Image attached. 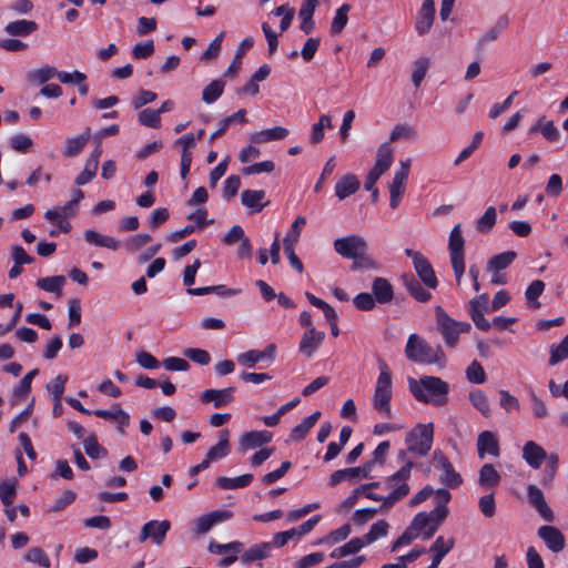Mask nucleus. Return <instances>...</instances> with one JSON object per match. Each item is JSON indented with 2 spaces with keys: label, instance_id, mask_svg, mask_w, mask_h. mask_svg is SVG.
Returning <instances> with one entry per match:
<instances>
[{
  "label": "nucleus",
  "instance_id": "obj_1",
  "mask_svg": "<svg viewBox=\"0 0 568 568\" xmlns=\"http://www.w3.org/2000/svg\"><path fill=\"white\" fill-rule=\"evenodd\" d=\"M408 388L417 402L435 406L447 404L450 389L447 382L436 376H422L418 379L409 378Z\"/></svg>",
  "mask_w": 568,
  "mask_h": 568
},
{
  "label": "nucleus",
  "instance_id": "obj_2",
  "mask_svg": "<svg viewBox=\"0 0 568 568\" xmlns=\"http://www.w3.org/2000/svg\"><path fill=\"white\" fill-rule=\"evenodd\" d=\"M405 356L408 361L423 364L436 365L439 368L446 366V355L440 345L433 347L424 337L418 334H410L405 345Z\"/></svg>",
  "mask_w": 568,
  "mask_h": 568
},
{
  "label": "nucleus",
  "instance_id": "obj_3",
  "mask_svg": "<svg viewBox=\"0 0 568 568\" xmlns=\"http://www.w3.org/2000/svg\"><path fill=\"white\" fill-rule=\"evenodd\" d=\"M406 455V452H399L398 458L404 462V465L385 480V487L390 489V493L385 496L386 508L393 507L397 501L404 499L410 491L408 479L410 478L414 463L407 459Z\"/></svg>",
  "mask_w": 568,
  "mask_h": 568
},
{
  "label": "nucleus",
  "instance_id": "obj_4",
  "mask_svg": "<svg viewBox=\"0 0 568 568\" xmlns=\"http://www.w3.org/2000/svg\"><path fill=\"white\" fill-rule=\"evenodd\" d=\"M379 374L375 384L372 398L373 408L384 418H392L390 400L393 397V381L388 365L384 361L378 363Z\"/></svg>",
  "mask_w": 568,
  "mask_h": 568
},
{
  "label": "nucleus",
  "instance_id": "obj_5",
  "mask_svg": "<svg viewBox=\"0 0 568 568\" xmlns=\"http://www.w3.org/2000/svg\"><path fill=\"white\" fill-rule=\"evenodd\" d=\"M436 326L448 347H456L459 335L469 333L471 325L468 322H459L450 317L440 306L436 307Z\"/></svg>",
  "mask_w": 568,
  "mask_h": 568
},
{
  "label": "nucleus",
  "instance_id": "obj_6",
  "mask_svg": "<svg viewBox=\"0 0 568 568\" xmlns=\"http://www.w3.org/2000/svg\"><path fill=\"white\" fill-rule=\"evenodd\" d=\"M433 424H418L406 436L407 452L426 456L433 446Z\"/></svg>",
  "mask_w": 568,
  "mask_h": 568
},
{
  "label": "nucleus",
  "instance_id": "obj_7",
  "mask_svg": "<svg viewBox=\"0 0 568 568\" xmlns=\"http://www.w3.org/2000/svg\"><path fill=\"white\" fill-rule=\"evenodd\" d=\"M464 245L465 241L462 235L460 224H456L449 234L448 250L457 284H460L462 277L465 273Z\"/></svg>",
  "mask_w": 568,
  "mask_h": 568
},
{
  "label": "nucleus",
  "instance_id": "obj_8",
  "mask_svg": "<svg viewBox=\"0 0 568 568\" xmlns=\"http://www.w3.org/2000/svg\"><path fill=\"white\" fill-rule=\"evenodd\" d=\"M412 166V159L407 158L399 161V168L394 172L389 183V206L395 210L398 207L405 193L406 182Z\"/></svg>",
  "mask_w": 568,
  "mask_h": 568
},
{
  "label": "nucleus",
  "instance_id": "obj_9",
  "mask_svg": "<svg viewBox=\"0 0 568 568\" xmlns=\"http://www.w3.org/2000/svg\"><path fill=\"white\" fill-rule=\"evenodd\" d=\"M405 254L412 258L414 268L424 285L435 290L438 286V280L428 260L420 252L410 248H406Z\"/></svg>",
  "mask_w": 568,
  "mask_h": 568
},
{
  "label": "nucleus",
  "instance_id": "obj_10",
  "mask_svg": "<svg viewBox=\"0 0 568 568\" xmlns=\"http://www.w3.org/2000/svg\"><path fill=\"white\" fill-rule=\"evenodd\" d=\"M433 464L436 469L442 471L439 477L442 484L450 488H456L462 485L463 478L460 474L454 469L453 464L442 450L437 449L433 453Z\"/></svg>",
  "mask_w": 568,
  "mask_h": 568
},
{
  "label": "nucleus",
  "instance_id": "obj_11",
  "mask_svg": "<svg viewBox=\"0 0 568 568\" xmlns=\"http://www.w3.org/2000/svg\"><path fill=\"white\" fill-rule=\"evenodd\" d=\"M334 250L344 257L356 258L366 254L367 243L362 236L349 235L336 239Z\"/></svg>",
  "mask_w": 568,
  "mask_h": 568
},
{
  "label": "nucleus",
  "instance_id": "obj_12",
  "mask_svg": "<svg viewBox=\"0 0 568 568\" xmlns=\"http://www.w3.org/2000/svg\"><path fill=\"white\" fill-rule=\"evenodd\" d=\"M488 295L486 293L474 297L469 302L468 306V313L471 321L475 326L483 332H487L491 327L490 322L485 318V313L488 312Z\"/></svg>",
  "mask_w": 568,
  "mask_h": 568
},
{
  "label": "nucleus",
  "instance_id": "obj_13",
  "mask_svg": "<svg viewBox=\"0 0 568 568\" xmlns=\"http://www.w3.org/2000/svg\"><path fill=\"white\" fill-rule=\"evenodd\" d=\"M171 528V523L164 520H150L145 523L141 529L139 541L144 542L148 539L158 546L162 545L168 531Z\"/></svg>",
  "mask_w": 568,
  "mask_h": 568
},
{
  "label": "nucleus",
  "instance_id": "obj_14",
  "mask_svg": "<svg viewBox=\"0 0 568 568\" xmlns=\"http://www.w3.org/2000/svg\"><path fill=\"white\" fill-rule=\"evenodd\" d=\"M209 550L211 554L222 556L220 565L226 567L234 564L239 555H242L244 550V544L237 540L229 544L211 541L209 545Z\"/></svg>",
  "mask_w": 568,
  "mask_h": 568
},
{
  "label": "nucleus",
  "instance_id": "obj_15",
  "mask_svg": "<svg viewBox=\"0 0 568 568\" xmlns=\"http://www.w3.org/2000/svg\"><path fill=\"white\" fill-rule=\"evenodd\" d=\"M527 496L529 504L536 509L539 516L548 521L552 523L555 519L554 513L546 503L544 493L540 488L535 485H528L527 487Z\"/></svg>",
  "mask_w": 568,
  "mask_h": 568
},
{
  "label": "nucleus",
  "instance_id": "obj_16",
  "mask_svg": "<svg viewBox=\"0 0 568 568\" xmlns=\"http://www.w3.org/2000/svg\"><path fill=\"white\" fill-rule=\"evenodd\" d=\"M435 1L424 0L416 18L415 30L419 36L429 32L435 19Z\"/></svg>",
  "mask_w": 568,
  "mask_h": 568
},
{
  "label": "nucleus",
  "instance_id": "obj_17",
  "mask_svg": "<svg viewBox=\"0 0 568 568\" xmlns=\"http://www.w3.org/2000/svg\"><path fill=\"white\" fill-rule=\"evenodd\" d=\"M324 338V332L317 331L316 328L307 329L301 338L298 352L306 357H312L322 345Z\"/></svg>",
  "mask_w": 568,
  "mask_h": 568
},
{
  "label": "nucleus",
  "instance_id": "obj_18",
  "mask_svg": "<svg viewBox=\"0 0 568 568\" xmlns=\"http://www.w3.org/2000/svg\"><path fill=\"white\" fill-rule=\"evenodd\" d=\"M477 454L480 459L487 454L498 457L500 454L498 437L490 430L479 433L477 438Z\"/></svg>",
  "mask_w": 568,
  "mask_h": 568
},
{
  "label": "nucleus",
  "instance_id": "obj_19",
  "mask_svg": "<svg viewBox=\"0 0 568 568\" xmlns=\"http://www.w3.org/2000/svg\"><path fill=\"white\" fill-rule=\"evenodd\" d=\"M272 440V433L268 430H252L244 433L239 442L240 452L245 453L258 448Z\"/></svg>",
  "mask_w": 568,
  "mask_h": 568
},
{
  "label": "nucleus",
  "instance_id": "obj_20",
  "mask_svg": "<svg viewBox=\"0 0 568 568\" xmlns=\"http://www.w3.org/2000/svg\"><path fill=\"white\" fill-rule=\"evenodd\" d=\"M234 387H226L223 389H205L201 395L203 403H213L215 408L229 405L234 399Z\"/></svg>",
  "mask_w": 568,
  "mask_h": 568
},
{
  "label": "nucleus",
  "instance_id": "obj_21",
  "mask_svg": "<svg viewBox=\"0 0 568 568\" xmlns=\"http://www.w3.org/2000/svg\"><path fill=\"white\" fill-rule=\"evenodd\" d=\"M97 417L111 420L118 424V430L124 434L125 427L130 425V415L119 405H113L112 409H95L92 412Z\"/></svg>",
  "mask_w": 568,
  "mask_h": 568
},
{
  "label": "nucleus",
  "instance_id": "obj_22",
  "mask_svg": "<svg viewBox=\"0 0 568 568\" xmlns=\"http://www.w3.org/2000/svg\"><path fill=\"white\" fill-rule=\"evenodd\" d=\"M538 536L545 541L546 546L554 552H558L565 547V537L561 531L554 526H541L538 529Z\"/></svg>",
  "mask_w": 568,
  "mask_h": 568
},
{
  "label": "nucleus",
  "instance_id": "obj_23",
  "mask_svg": "<svg viewBox=\"0 0 568 568\" xmlns=\"http://www.w3.org/2000/svg\"><path fill=\"white\" fill-rule=\"evenodd\" d=\"M412 528L417 532V535H423L424 539H429L437 531V524L435 519L432 518L427 513H418L412 524Z\"/></svg>",
  "mask_w": 568,
  "mask_h": 568
},
{
  "label": "nucleus",
  "instance_id": "obj_24",
  "mask_svg": "<svg viewBox=\"0 0 568 568\" xmlns=\"http://www.w3.org/2000/svg\"><path fill=\"white\" fill-rule=\"evenodd\" d=\"M546 457V450L532 440L527 442L523 447V458L534 469H538Z\"/></svg>",
  "mask_w": 568,
  "mask_h": 568
},
{
  "label": "nucleus",
  "instance_id": "obj_25",
  "mask_svg": "<svg viewBox=\"0 0 568 568\" xmlns=\"http://www.w3.org/2000/svg\"><path fill=\"white\" fill-rule=\"evenodd\" d=\"M501 476L493 464H485L478 473V485L481 490H494L500 484Z\"/></svg>",
  "mask_w": 568,
  "mask_h": 568
},
{
  "label": "nucleus",
  "instance_id": "obj_26",
  "mask_svg": "<svg viewBox=\"0 0 568 568\" xmlns=\"http://www.w3.org/2000/svg\"><path fill=\"white\" fill-rule=\"evenodd\" d=\"M272 548L266 542H260L251 546L248 549H244L241 555V561L243 565H252L253 562L262 559L272 557Z\"/></svg>",
  "mask_w": 568,
  "mask_h": 568
},
{
  "label": "nucleus",
  "instance_id": "obj_27",
  "mask_svg": "<svg viewBox=\"0 0 568 568\" xmlns=\"http://www.w3.org/2000/svg\"><path fill=\"white\" fill-rule=\"evenodd\" d=\"M290 131L284 126H274L254 132L250 135V141L256 144H263L271 141H281L287 138Z\"/></svg>",
  "mask_w": 568,
  "mask_h": 568
},
{
  "label": "nucleus",
  "instance_id": "obj_28",
  "mask_svg": "<svg viewBox=\"0 0 568 568\" xmlns=\"http://www.w3.org/2000/svg\"><path fill=\"white\" fill-rule=\"evenodd\" d=\"M402 280L405 288L416 301L426 303L432 298L430 292L414 275L405 274Z\"/></svg>",
  "mask_w": 568,
  "mask_h": 568
},
{
  "label": "nucleus",
  "instance_id": "obj_29",
  "mask_svg": "<svg viewBox=\"0 0 568 568\" xmlns=\"http://www.w3.org/2000/svg\"><path fill=\"white\" fill-rule=\"evenodd\" d=\"M372 292L375 302L379 304H387L394 297L392 284L384 277H376L372 284Z\"/></svg>",
  "mask_w": 568,
  "mask_h": 568
},
{
  "label": "nucleus",
  "instance_id": "obj_30",
  "mask_svg": "<svg viewBox=\"0 0 568 568\" xmlns=\"http://www.w3.org/2000/svg\"><path fill=\"white\" fill-rule=\"evenodd\" d=\"M394 161V150L389 142L382 143L376 153L375 164L373 170L376 172L384 174L393 164Z\"/></svg>",
  "mask_w": 568,
  "mask_h": 568
},
{
  "label": "nucleus",
  "instance_id": "obj_31",
  "mask_svg": "<svg viewBox=\"0 0 568 568\" xmlns=\"http://www.w3.org/2000/svg\"><path fill=\"white\" fill-rule=\"evenodd\" d=\"M246 122H247L246 110L240 109L237 112H235L220 121V123H219L220 126L216 131H214L210 135L209 143H213L215 139L222 136L231 125H234L237 123L244 124Z\"/></svg>",
  "mask_w": 568,
  "mask_h": 568
},
{
  "label": "nucleus",
  "instance_id": "obj_32",
  "mask_svg": "<svg viewBox=\"0 0 568 568\" xmlns=\"http://www.w3.org/2000/svg\"><path fill=\"white\" fill-rule=\"evenodd\" d=\"M359 189V181L354 174H345L335 185V194L339 200H344L356 193Z\"/></svg>",
  "mask_w": 568,
  "mask_h": 568
},
{
  "label": "nucleus",
  "instance_id": "obj_33",
  "mask_svg": "<svg viewBox=\"0 0 568 568\" xmlns=\"http://www.w3.org/2000/svg\"><path fill=\"white\" fill-rule=\"evenodd\" d=\"M265 195L264 190H245L241 194V201L244 206L252 209L253 212H261L267 204L263 202Z\"/></svg>",
  "mask_w": 568,
  "mask_h": 568
},
{
  "label": "nucleus",
  "instance_id": "obj_34",
  "mask_svg": "<svg viewBox=\"0 0 568 568\" xmlns=\"http://www.w3.org/2000/svg\"><path fill=\"white\" fill-rule=\"evenodd\" d=\"M91 138V130L90 128H87L82 134L69 138L65 141V148L63 150L64 156L71 158L78 155L83 148L87 145Z\"/></svg>",
  "mask_w": 568,
  "mask_h": 568
},
{
  "label": "nucleus",
  "instance_id": "obj_35",
  "mask_svg": "<svg viewBox=\"0 0 568 568\" xmlns=\"http://www.w3.org/2000/svg\"><path fill=\"white\" fill-rule=\"evenodd\" d=\"M38 29V24L31 20H16L4 27V31L12 37H27Z\"/></svg>",
  "mask_w": 568,
  "mask_h": 568
},
{
  "label": "nucleus",
  "instance_id": "obj_36",
  "mask_svg": "<svg viewBox=\"0 0 568 568\" xmlns=\"http://www.w3.org/2000/svg\"><path fill=\"white\" fill-rule=\"evenodd\" d=\"M84 240L95 246L106 247L116 251L120 247V242L112 236L102 235L93 230H87L83 234Z\"/></svg>",
  "mask_w": 568,
  "mask_h": 568
},
{
  "label": "nucleus",
  "instance_id": "obj_37",
  "mask_svg": "<svg viewBox=\"0 0 568 568\" xmlns=\"http://www.w3.org/2000/svg\"><path fill=\"white\" fill-rule=\"evenodd\" d=\"M229 437H230L229 430L224 429V430L220 432L219 443L216 445H214L213 447H211L209 449V452L206 453V458L210 462L221 459L223 457H226L230 454Z\"/></svg>",
  "mask_w": 568,
  "mask_h": 568
},
{
  "label": "nucleus",
  "instance_id": "obj_38",
  "mask_svg": "<svg viewBox=\"0 0 568 568\" xmlns=\"http://www.w3.org/2000/svg\"><path fill=\"white\" fill-rule=\"evenodd\" d=\"M540 130L542 136L551 142L556 143L560 140L559 129L555 125L554 121H545V118H540L535 125L530 128V132L534 133Z\"/></svg>",
  "mask_w": 568,
  "mask_h": 568
},
{
  "label": "nucleus",
  "instance_id": "obj_39",
  "mask_svg": "<svg viewBox=\"0 0 568 568\" xmlns=\"http://www.w3.org/2000/svg\"><path fill=\"white\" fill-rule=\"evenodd\" d=\"M320 417H321V412L316 410L312 415L304 418L301 424L296 425L292 429V432L290 434V438L295 442L304 439L305 436L307 435V433L316 424V422L318 420Z\"/></svg>",
  "mask_w": 568,
  "mask_h": 568
},
{
  "label": "nucleus",
  "instance_id": "obj_40",
  "mask_svg": "<svg viewBox=\"0 0 568 568\" xmlns=\"http://www.w3.org/2000/svg\"><path fill=\"white\" fill-rule=\"evenodd\" d=\"M65 284L63 275L42 277L37 281V286L45 292L53 293L58 297L62 296V288Z\"/></svg>",
  "mask_w": 568,
  "mask_h": 568
},
{
  "label": "nucleus",
  "instance_id": "obj_41",
  "mask_svg": "<svg viewBox=\"0 0 568 568\" xmlns=\"http://www.w3.org/2000/svg\"><path fill=\"white\" fill-rule=\"evenodd\" d=\"M253 480L252 474H244L234 478L219 477L216 485L222 489H237L248 486Z\"/></svg>",
  "mask_w": 568,
  "mask_h": 568
},
{
  "label": "nucleus",
  "instance_id": "obj_42",
  "mask_svg": "<svg viewBox=\"0 0 568 568\" xmlns=\"http://www.w3.org/2000/svg\"><path fill=\"white\" fill-rule=\"evenodd\" d=\"M469 402L471 405L480 412L484 417H489L491 415L489 400L486 394L481 389H475L469 393Z\"/></svg>",
  "mask_w": 568,
  "mask_h": 568
},
{
  "label": "nucleus",
  "instance_id": "obj_43",
  "mask_svg": "<svg viewBox=\"0 0 568 568\" xmlns=\"http://www.w3.org/2000/svg\"><path fill=\"white\" fill-rule=\"evenodd\" d=\"M58 74L59 71L57 70V68L47 64L29 72L28 78L32 82L43 84L54 77L58 78Z\"/></svg>",
  "mask_w": 568,
  "mask_h": 568
},
{
  "label": "nucleus",
  "instance_id": "obj_44",
  "mask_svg": "<svg viewBox=\"0 0 568 568\" xmlns=\"http://www.w3.org/2000/svg\"><path fill=\"white\" fill-rule=\"evenodd\" d=\"M516 258V253L514 251H507L500 254L493 256L488 262L489 271H501L507 268Z\"/></svg>",
  "mask_w": 568,
  "mask_h": 568
},
{
  "label": "nucleus",
  "instance_id": "obj_45",
  "mask_svg": "<svg viewBox=\"0 0 568 568\" xmlns=\"http://www.w3.org/2000/svg\"><path fill=\"white\" fill-rule=\"evenodd\" d=\"M365 546L364 539L356 537L347 544L334 549L331 554L333 558H341L359 551Z\"/></svg>",
  "mask_w": 568,
  "mask_h": 568
},
{
  "label": "nucleus",
  "instance_id": "obj_46",
  "mask_svg": "<svg viewBox=\"0 0 568 568\" xmlns=\"http://www.w3.org/2000/svg\"><path fill=\"white\" fill-rule=\"evenodd\" d=\"M224 85L222 80L212 81L203 89L202 100L207 104L215 102L223 94Z\"/></svg>",
  "mask_w": 568,
  "mask_h": 568
},
{
  "label": "nucleus",
  "instance_id": "obj_47",
  "mask_svg": "<svg viewBox=\"0 0 568 568\" xmlns=\"http://www.w3.org/2000/svg\"><path fill=\"white\" fill-rule=\"evenodd\" d=\"M356 479H362L359 476L358 468L351 467V468H344V469L334 471L329 476L328 484H329V486L334 487L344 480H356Z\"/></svg>",
  "mask_w": 568,
  "mask_h": 568
},
{
  "label": "nucleus",
  "instance_id": "obj_48",
  "mask_svg": "<svg viewBox=\"0 0 568 568\" xmlns=\"http://www.w3.org/2000/svg\"><path fill=\"white\" fill-rule=\"evenodd\" d=\"M253 44H254L253 38L243 39V41L241 42V44L236 51L233 62L231 63V65L227 68V70L224 73L225 77L232 75L237 72V70L242 63L243 54L245 53L246 50L251 49L253 47Z\"/></svg>",
  "mask_w": 568,
  "mask_h": 568
},
{
  "label": "nucleus",
  "instance_id": "obj_49",
  "mask_svg": "<svg viewBox=\"0 0 568 568\" xmlns=\"http://www.w3.org/2000/svg\"><path fill=\"white\" fill-rule=\"evenodd\" d=\"M87 455L93 459L106 457L108 450L102 447L97 439L95 435L88 436L83 442Z\"/></svg>",
  "mask_w": 568,
  "mask_h": 568
},
{
  "label": "nucleus",
  "instance_id": "obj_50",
  "mask_svg": "<svg viewBox=\"0 0 568 568\" xmlns=\"http://www.w3.org/2000/svg\"><path fill=\"white\" fill-rule=\"evenodd\" d=\"M388 528L389 525L387 521L378 520L371 526V529L362 537V539H364L365 545H369L377 539L385 537L387 535Z\"/></svg>",
  "mask_w": 568,
  "mask_h": 568
},
{
  "label": "nucleus",
  "instance_id": "obj_51",
  "mask_svg": "<svg viewBox=\"0 0 568 568\" xmlns=\"http://www.w3.org/2000/svg\"><path fill=\"white\" fill-rule=\"evenodd\" d=\"M546 460L547 465L540 480L542 486H549L552 483L559 466V457L557 454L547 455Z\"/></svg>",
  "mask_w": 568,
  "mask_h": 568
},
{
  "label": "nucleus",
  "instance_id": "obj_52",
  "mask_svg": "<svg viewBox=\"0 0 568 568\" xmlns=\"http://www.w3.org/2000/svg\"><path fill=\"white\" fill-rule=\"evenodd\" d=\"M305 296L313 306L323 311L327 322L337 321V313L328 303L310 292H306Z\"/></svg>",
  "mask_w": 568,
  "mask_h": 568
},
{
  "label": "nucleus",
  "instance_id": "obj_53",
  "mask_svg": "<svg viewBox=\"0 0 568 568\" xmlns=\"http://www.w3.org/2000/svg\"><path fill=\"white\" fill-rule=\"evenodd\" d=\"M566 358H568V334L559 344L551 345L549 365H557Z\"/></svg>",
  "mask_w": 568,
  "mask_h": 568
},
{
  "label": "nucleus",
  "instance_id": "obj_54",
  "mask_svg": "<svg viewBox=\"0 0 568 568\" xmlns=\"http://www.w3.org/2000/svg\"><path fill=\"white\" fill-rule=\"evenodd\" d=\"M349 9V6L345 3L336 10L331 26L332 34H339L343 31L348 21L347 13Z\"/></svg>",
  "mask_w": 568,
  "mask_h": 568
},
{
  "label": "nucleus",
  "instance_id": "obj_55",
  "mask_svg": "<svg viewBox=\"0 0 568 568\" xmlns=\"http://www.w3.org/2000/svg\"><path fill=\"white\" fill-rule=\"evenodd\" d=\"M417 138V131L414 126L408 124H397L390 135H389V145L393 142H396L398 140L405 139V140H414Z\"/></svg>",
  "mask_w": 568,
  "mask_h": 568
},
{
  "label": "nucleus",
  "instance_id": "obj_56",
  "mask_svg": "<svg viewBox=\"0 0 568 568\" xmlns=\"http://www.w3.org/2000/svg\"><path fill=\"white\" fill-rule=\"evenodd\" d=\"M39 374V369L34 368L27 373L19 385L13 389V396L17 398H24L31 392V384L33 378Z\"/></svg>",
  "mask_w": 568,
  "mask_h": 568
},
{
  "label": "nucleus",
  "instance_id": "obj_57",
  "mask_svg": "<svg viewBox=\"0 0 568 568\" xmlns=\"http://www.w3.org/2000/svg\"><path fill=\"white\" fill-rule=\"evenodd\" d=\"M429 59L428 58H425V57H422V58H418L415 62H414V70H413V73H412V81L414 83V85L416 88H419L422 81L424 80L426 73H427V70L429 68Z\"/></svg>",
  "mask_w": 568,
  "mask_h": 568
},
{
  "label": "nucleus",
  "instance_id": "obj_58",
  "mask_svg": "<svg viewBox=\"0 0 568 568\" xmlns=\"http://www.w3.org/2000/svg\"><path fill=\"white\" fill-rule=\"evenodd\" d=\"M497 220L496 209L494 206H489L483 216H480L477 221L476 227L481 233H488L495 225Z\"/></svg>",
  "mask_w": 568,
  "mask_h": 568
},
{
  "label": "nucleus",
  "instance_id": "obj_59",
  "mask_svg": "<svg viewBox=\"0 0 568 568\" xmlns=\"http://www.w3.org/2000/svg\"><path fill=\"white\" fill-rule=\"evenodd\" d=\"M305 224L306 219L304 216H297L291 225L288 233L284 237L283 244L295 245L300 240L302 229L305 226Z\"/></svg>",
  "mask_w": 568,
  "mask_h": 568
},
{
  "label": "nucleus",
  "instance_id": "obj_60",
  "mask_svg": "<svg viewBox=\"0 0 568 568\" xmlns=\"http://www.w3.org/2000/svg\"><path fill=\"white\" fill-rule=\"evenodd\" d=\"M139 123L141 125L158 129L161 125V116L159 112L153 109H144L139 113L138 116Z\"/></svg>",
  "mask_w": 568,
  "mask_h": 568
},
{
  "label": "nucleus",
  "instance_id": "obj_61",
  "mask_svg": "<svg viewBox=\"0 0 568 568\" xmlns=\"http://www.w3.org/2000/svg\"><path fill=\"white\" fill-rule=\"evenodd\" d=\"M479 511L486 517L491 518L496 514V500L494 491L486 494L479 498L478 501Z\"/></svg>",
  "mask_w": 568,
  "mask_h": 568
},
{
  "label": "nucleus",
  "instance_id": "obj_62",
  "mask_svg": "<svg viewBox=\"0 0 568 568\" xmlns=\"http://www.w3.org/2000/svg\"><path fill=\"white\" fill-rule=\"evenodd\" d=\"M466 377L470 383L483 384L486 382V373L477 361H473L466 368Z\"/></svg>",
  "mask_w": 568,
  "mask_h": 568
},
{
  "label": "nucleus",
  "instance_id": "obj_63",
  "mask_svg": "<svg viewBox=\"0 0 568 568\" xmlns=\"http://www.w3.org/2000/svg\"><path fill=\"white\" fill-rule=\"evenodd\" d=\"M545 290V283L540 280L532 281L525 292V297L529 303H534V307H539L540 304L537 302L538 297Z\"/></svg>",
  "mask_w": 568,
  "mask_h": 568
},
{
  "label": "nucleus",
  "instance_id": "obj_64",
  "mask_svg": "<svg viewBox=\"0 0 568 568\" xmlns=\"http://www.w3.org/2000/svg\"><path fill=\"white\" fill-rule=\"evenodd\" d=\"M67 382H68V376L60 374L52 382H50L47 385V390L52 396V399L62 398Z\"/></svg>",
  "mask_w": 568,
  "mask_h": 568
}]
</instances>
